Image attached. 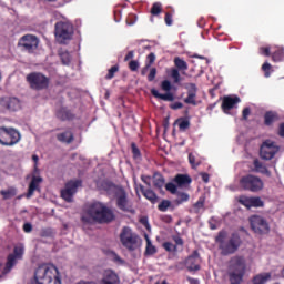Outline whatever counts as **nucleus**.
<instances>
[{"mask_svg":"<svg viewBox=\"0 0 284 284\" xmlns=\"http://www.w3.org/2000/svg\"><path fill=\"white\" fill-rule=\"evenodd\" d=\"M83 185V181L81 180H71L65 184V187L61 191V197L67 203H72L74 200V193L79 187Z\"/></svg>","mask_w":284,"mask_h":284,"instance_id":"4468645a","label":"nucleus"},{"mask_svg":"<svg viewBox=\"0 0 284 284\" xmlns=\"http://www.w3.org/2000/svg\"><path fill=\"white\" fill-rule=\"evenodd\" d=\"M172 240L174 241V243H175L176 246L180 245L181 247H183V244H184L183 237H181V236H179V235H174V236L172 237Z\"/></svg>","mask_w":284,"mask_h":284,"instance_id":"4d7b16f0","label":"nucleus"},{"mask_svg":"<svg viewBox=\"0 0 284 284\" xmlns=\"http://www.w3.org/2000/svg\"><path fill=\"white\" fill-rule=\"evenodd\" d=\"M251 230L255 234H270V223L261 215H252L250 219Z\"/></svg>","mask_w":284,"mask_h":284,"instance_id":"f8f14e48","label":"nucleus"},{"mask_svg":"<svg viewBox=\"0 0 284 284\" xmlns=\"http://www.w3.org/2000/svg\"><path fill=\"white\" fill-rule=\"evenodd\" d=\"M161 12H163V4H161V2H154L151 7V14L153 17H159Z\"/></svg>","mask_w":284,"mask_h":284,"instance_id":"473e14b6","label":"nucleus"},{"mask_svg":"<svg viewBox=\"0 0 284 284\" xmlns=\"http://www.w3.org/2000/svg\"><path fill=\"white\" fill-rule=\"evenodd\" d=\"M178 123H179V129L182 130L183 132L184 130H187V128H190V120L185 118L179 119Z\"/></svg>","mask_w":284,"mask_h":284,"instance_id":"4c0bfd02","label":"nucleus"},{"mask_svg":"<svg viewBox=\"0 0 284 284\" xmlns=\"http://www.w3.org/2000/svg\"><path fill=\"white\" fill-rule=\"evenodd\" d=\"M278 121H281V115H278V112L266 111L264 113V125H266V128H272V125L278 123Z\"/></svg>","mask_w":284,"mask_h":284,"instance_id":"412c9836","label":"nucleus"},{"mask_svg":"<svg viewBox=\"0 0 284 284\" xmlns=\"http://www.w3.org/2000/svg\"><path fill=\"white\" fill-rule=\"evenodd\" d=\"M260 54H263L264 57H271L272 53L270 52V47H261Z\"/></svg>","mask_w":284,"mask_h":284,"instance_id":"6e6d98bb","label":"nucleus"},{"mask_svg":"<svg viewBox=\"0 0 284 284\" xmlns=\"http://www.w3.org/2000/svg\"><path fill=\"white\" fill-rule=\"evenodd\" d=\"M31 284H61V273L54 264H41L37 267Z\"/></svg>","mask_w":284,"mask_h":284,"instance_id":"7ed1b4c3","label":"nucleus"},{"mask_svg":"<svg viewBox=\"0 0 284 284\" xmlns=\"http://www.w3.org/2000/svg\"><path fill=\"white\" fill-rule=\"evenodd\" d=\"M120 243L129 252H135V250H139V247H141L143 241L136 233L132 232V229H130V226H123L120 233Z\"/></svg>","mask_w":284,"mask_h":284,"instance_id":"423d86ee","label":"nucleus"},{"mask_svg":"<svg viewBox=\"0 0 284 284\" xmlns=\"http://www.w3.org/2000/svg\"><path fill=\"white\" fill-rule=\"evenodd\" d=\"M18 47L21 48L22 52L34 54L39 50V38L34 34H24L20 38Z\"/></svg>","mask_w":284,"mask_h":284,"instance_id":"9b49d317","label":"nucleus"},{"mask_svg":"<svg viewBox=\"0 0 284 284\" xmlns=\"http://www.w3.org/2000/svg\"><path fill=\"white\" fill-rule=\"evenodd\" d=\"M172 207V202L170 200H162L158 205L160 212H168V209Z\"/></svg>","mask_w":284,"mask_h":284,"instance_id":"f704fd0d","label":"nucleus"},{"mask_svg":"<svg viewBox=\"0 0 284 284\" xmlns=\"http://www.w3.org/2000/svg\"><path fill=\"white\" fill-rule=\"evenodd\" d=\"M153 185L158 190H162V187L165 185V178L163 176V174L159 172H155L153 174Z\"/></svg>","mask_w":284,"mask_h":284,"instance_id":"cd10ccee","label":"nucleus"},{"mask_svg":"<svg viewBox=\"0 0 284 284\" xmlns=\"http://www.w3.org/2000/svg\"><path fill=\"white\" fill-rule=\"evenodd\" d=\"M189 163L193 169H196L201 165V162H196V156H194L192 153L189 154Z\"/></svg>","mask_w":284,"mask_h":284,"instance_id":"a18cd8bd","label":"nucleus"},{"mask_svg":"<svg viewBox=\"0 0 284 284\" xmlns=\"http://www.w3.org/2000/svg\"><path fill=\"white\" fill-rule=\"evenodd\" d=\"M156 254V246L152 244L150 239H146L145 256H153Z\"/></svg>","mask_w":284,"mask_h":284,"instance_id":"72a5a7b5","label":"nucleus"},{"mask_svg":"<svg viewBox=\"0 0 284 284\" xmlns=\"http://www.w3.org/2000/svg\"><path fill=\"white\" fill-rule=\"evenodd\" d=\"M21 141V132L12 126H0V145L14 148Z\"/></svg>","mask_w":284,"mask_h":284,"instance_id":"0eeeda50","label":"nucleus"},{"mask_svg":"<svg viewBox=\"0 0 284 284\" xmlns=\"http://www.w3.org/2000/svg\"><path fill=\"white\" fill-rule=\"evenodd\" d=\"M237 202L240 203V205H244V207H247V210L251 209V203H252V197H247L245 195H241L237 199Z\"/></svg>","mask_w":284,"mask_h":284,"instance_id":"c9c22d12","label":"nucleus"},{"mask_svg":"<svg viewBox=\"0 0 284 284\" xmlns=\"http://www.w3.org/2000/svg\"><path fill=\"white\" fill-rule=\"evenodd\" d=\"M134 23H136V16L131 13L126 18V24L128 26H134Z\"/></svg>","mask_w":284,"mask_h":284,"instance_id":"864d4df0","label":"nucleus"},{"mask_svg":"<svg viewBox=\"0 0 284 284\" xmlns=\"http://www.w3.org/2000/svg\"><path fill=\"white\" fill-rule=\"evenodd\" d=\"M131 150H132L133 159H141V150H139V146H136V143L131 144Z\"/></svg>","mask_w":284,"mask_h":284,"instance_id":"c03bdc74","label":"nucleus"},{"mask_svg":"<svg viewBox=\"0 0 284 284\" xmlns=\"http://www.w3.org/2000/svg\"><path fill=\"white\" fill-rule=\"evenodd\" d=\"M0 105L9 112H17L21 108V100L16 97H4L0 99Z\"/></svg>","mask_w":284,"mask_h":284,"instance_id":"dca6fc26","label":"nucleus"},{"mask_svg":"<svg viewBox=\"0 0 284 284\" xmlns=\"http://www.w3.org/2000/svg\"><path fill=\"white\" fill-rule=\"evenodd\" d=\"M104 190L106 192H110V190L113 192L118 210H121V212H128L129 214H136L134 206H132L130 200H128V193L125 192V189L114 185L112 182H105Z\"/></svg>","mask_w":284,"mask_h":284,"instance_id":"39448f33","label":"nucleus"},{"mask_svg":"<svg viewBox=\"0 0 284 284\" xmlns=\"http://www.w3.org/2000/svg\"><path fill=\"white\" fill-rule=\"evenodd\" d=\"M148 63H146V68H151L152 64L156 61V54H154L153 52H151L148 57H146Z\"/></svg>","mask_w":284,"mask_h":284,"instance_id":"09e8293b","label":"nucleus"},{"mask_svg":"<svg viewBox=\"0 0 284 284\" xmlns=\"http://www.w3.org/2000/svg\"><path fill=\"white\" fill-rule=\"evenodd\" d=\"M215 243H217V250H220L221 256H231V254L239 252V247H241L243 241L237 233H232L227 239V232L220 231L215 236Z\"/></svg>","mask_w":284,"mask_h":284,"instance_id":"f03ea898","label":"nucleus"},{"mask_svg":"<svg viewBox=\"0 0 284 284\" xmlns=\"http://www.w3.org/2000/svg\"><path fill=\"white\" fill-rule=\"evenodd\" d=\"M27 83L31 90H48L50 88V78L41 72H31L26 77Z\"/></svg>","mask_w":284,"mask_h":284,"instance_id":"1a4fd4ad","label":"nucleus"},{"mask_svg":"<svg viewBox=\"0 0 284 284\" xmlns=\"http://www.w3.org/2000/svg\"><path fill=\"white\" fill-rule=\"evenodd\" d=\"M241 103V98L239 97H232V95H226L222 100V110L223 112H230L234 108V105Z\"/></svg>","mask_w":284,"mask_h":284,"instance_id":"aec40b11","label":"nucleus"},{"mask_svg":"<svg viewBox=\"0 0 284 284\" xmlns=\"http://www.w3.org/2000/svg\"><path fill=\"white\" fill-rule=\"evenodd\" d=\"M55 39L61 43H65V41H70L72 36L74 34V27L70 22L59 21L54 27Z\"/></svg>","mask_w":284,"mask_h":284,"instance_id":"9d476101","label":"nucleus"},{"mask_svg":"<svg viewBox=\"0 0 284 284\" xmlns=\"http://www.w3.org/2000/svg\"><path fill=\"white\" fill-rule=\"evenodd\" d=\"M173 63L176 69H171V79H173L174 83H181V73L179 70L185 72V70L189 68L187 62L180 57H175Z\"/></svg>","mask_w":284,"mask_h":284,"instance_id":"2eb2a0df","label":"nucleus"},{"mask_svg":"<svg viewBox=\"0 0 284 284\" xmlns=\"http://www.w3.org/2000/svg\"><path fill=\"white\" fill-rule=\"evenodd\" d=\"M272 278V274L270 273H260L255 275L252 280L253 284H266L267 281Z\"/></svg>","mask_w":284,"mask_h":284,"instance_id":"bb28decb","label":"nucleus"},{"mask_svg":"<svg viewBox=\"0 0 284 284\" xmlns=\"http://www.w3.org/2000/svg\"><path fill=\"white\" fill-rule=\"evenodd\" d=\"M13 256L16 258H22L23 257V246H21V245L14 246V248H13Z\"/></svg>","mask_w":284,"mask_h":284,"instance_id":"37998d69","label":"nucleus"},{"mask_svg":"<svg viewBox=\"0 0 284 284\" xmlns=\"http://www.w3.org/2000/svg\"><path fill=\"white\" fill-rule=\"evenodd\" d=\"M201 261V255L199 251H193V253L186 258L185 267L189 272H199L201 270V265L199 264Z\"/></svg>","mask_w":284,"mask_h":284,"instance_id":"a211bd4d","label":"nucleus"},{"mask_svg":"<svg viewBox=\"0 0 284 284\" xmlns=\"http://www.w3.org/2000/svg\"><path fill=\"white\" fill-rule=\"evenodd\" d=\"M60 59H61L63 65H70V53H68V52L61 53Z\"/></svg>","mask_w":284,"mask_h":284,"instance_id":"49530a36","label":"nucleus"},{"mask_svg":"<svg viewBox=\"0 0 284 284\" xmlns=\"http://www.w3.org/2000/svg\"><path fill=\"white\" fill-rule=\"evenodd\" d=\"M130 59H134V51H129L124 57V61H130Z\"/></svg>","mask_w":284,"mask_h":284,"instance_id":"69168bd1","label":"nucleus"},{"mask_svg":"<svg viewBox=\"0 0 284 284\" xmlns=\"http://www.w3.org/2000/svg\"><path fill=\"white\" fill-rule=\"evenodd\" d=\"M240 187L244 192H253L254 194L262 192L265 187V183L260 176L254 174H246L240 179Z\"/></svg>","mask_w":284,"mask_h":284,"instance_id":"6e6552de","label":"nucleus"},{"mask_svg":"<svg viewBox=\"0 0 284 284\" xmlns=\"http://www.w3.org/2000/svg\"><path fill=\"white\" fill-rule=\"evenodd\" d=\"M55 116L60 121H73L74 113L70 109L62 106L57 111Z\"/></svg>","mask_w":284,"mask_h":284,"instance_id":"4be33fe9","label":"nucleus"},{"mask_svg":"<svg viewBox=\"0 0 284 284\" xmlns=\"http://www.w3.org/2000/svg\"><path fill=\"white\" fill-rule=\"evenodd\" d=\"M250 114H251L250 108H244L243 111H242V119L244 121H247V116H250Z\"/></svg>","mask_w":284,"mask_h":284,"instance_id":"13d9d810","label":"nucleus"},{"mask_svg":"<svg viewBox=\"0 0 284 284\" xmlns=\"http://www.w3.org/2000/svg\"><path fill=\"white\" fill-rule=\"evenodd\" d=\"M164 21L166 26H172V13L166 12L164 17Z\"/></svg>","mask_w":284,"mask_h":284,"instance_id":"bf43d9fd","label":"nucleus"},{"mask_svg":"<svg viewBox=\"0 0 284 284\" xmlns=\"http://www.w3.org/2000/svg\"><path fill=\"white\" fill-rule=\"evenodd\" d=\"M263 205H265V203L263 202V200H261V197H251V209L263 207Z\"/></svg>","mask_w":284,"mask_h":284,"instance_id":"58836bf2","label":"nucleus"},{"mask_svg":"<svg viewBox=\"0 0 284 284\" xmlns=\"http://www.w3.org/2000/svg\"><path fill=\"white\" fill-rule=\"evenodd\" d=\"M174 183H176L179 187H185V185L192 183V178L187 174H178L174 178Z\"/></svg>","mask_w":284,"mask_h":284,"instance_id":"5701e85b","label":"nucleus"},{"mask_svg":"<svg viewBox=\"0 0 284 284\" xmlns=\"http://www.w3.org/2000/svg\"><path fill=\"white\" fill-rule=\"evenodd\" d=\"M184 88L187 94V97L184 99V103H186V105H199V102H196L199 87H196L195 83H186Z\"/></svg>","mask_w":284,"mask_h":284,"instance_id":"f3484780","label":"nucleus"},{"mask_svg":"<svg viewBox=\"0 0 284 284\" xmlns=\"http://www.w3.org/2000/svg\"><path fill=\"white\" fill-rule=\"evenodd\" d=\"M171 110H181L183 108V103L175 102L173 104H170Z\"/></svg>","mask_w":284,"mask_h":284,"instance_id":"052dcab7","label":"nucleus"},{"mask_svg":"<svg viewBox=\"0 0 284 284\" xmlns=\"http://www.w3.org/2000/svg\"><path fill=\"white\" fill-rule=\"evenodd\" d=\"M205 209V197H200L195 204H193V212L200 214L201 210Z\"/></svg>","mask_w":284,"mask_h":284,"instance_id":"2f4dec72","label":"nucleus"},{"mask_svg":"<svg viewBox=\"0 0 284 284\" xmlns=\"http://www.w3.org/2000/svg\"><path fill=\"white\" fill-rule=\"evenodd\" d=\"M186 201H190V195L187 193H178V205H181V203H185Z\"/></svg>","mask_w":284,"mask_h":284,"instance_id":"79ce46f5","label":"nucleus"},{"mask_svg":"<svg viewBox=\"0 0 284 284\" xmlns=\"http://www.w3.org/2000/svg\"><path fill=\"white\" fill-rule=\"evenodd\" d=\"M281 148H278L275 142L266 140L260 148V156L263 161H272V159L278 154Z\"/></svg>","mask_w":284,"mask_h":284,"instance_id":"ddd939ff","label":"nucleus"},{"mask_svg":"<svg viewBox=\"0 0 284 284\" xmlns=\"http://www.w3.org/2000/svg\"><path fill=\"white\" fill-rule=\"evenodd\" d=\"M23 232H26L27 234H30V232H32V224L31 223H24L23 224Z\"/></svg>","mask_w":284,"mask_h":284,"instance_id":"680f3d73","label":"nucleus"},{"mask_svg":"<svg viewBox=\"0 0 284 284\" xmlns=\"http://www.w3.org/2000/svg\"><path fill=\"white\" fill-rule=\"evenodd\" d=\"M253 165L255 169V172H260V174H266V176H270V170H267V166H265L262 162L258 161V159H255L253 161Z\"/></svg>","mask_w":284,"mask_h":284,"instance_id":"c85d7f7f","label":"nucleus"},{"mask_svg":"<svg viewBox=\"0 0 284 284\" xmlns=\"http://www.w3.org/2000/svg\"><path fill=\"white\" fill-rule=\"evenodd\" d=\"M32 161H33V163H34V165H36V168H37V163H39V155L33 154V155H32Z\"/></svg>","mask_w":284,"mask_h":284,"instance_id":"774afa93","label":"nucleus"},{"mask_svg":"<svg viewBox=\"0 0 284 284\" xmlns=\"http://www.w3.org/2000/svg\"><path fill=\"white\" fill-rule=\"evenodd\" d=\"M115 72H119V64L111 67L105 75V79L110 81V79H114Z\"/></svg>","mask_w":284,"mask_h":284,"instance_id":"ea45409f","label":"nucleus"},{"mask_svg":"<svg viewBox=\"0 0 284 284\" xmlns=\"http://www.w3.org/2000/svg\"><path fill=\"white\" fill-rule=\"evenodd\" d=\"M156 79V68H152L148 75V81L152 82Z\"/></svg>","mask_w":284,"mask_h":284,"instance_id":"5fc2aeb1","label":"nucleus"},{"mask_svg":"<svg viewBox=\"0 0 284 284\" xmlns=\"http://www.w3.org/2000/svg\"><path fill=\"white\" fill-rule=\"evenodd\" d=\"M139 187L140 192L144 197H146L148 201H150L151 203H156V199H159V196H156V193H154V191H152L151 189H145V186H143L142 184H140Z\"/></svg>","mask_w":284,"mask_h":284,"instance_id":"b1692460","label":"nucleus"},{"mask_svg":"<svg viewBox=\"0 0 284 284\" xmlns=\"http://www.w3.org/2000/svg\"><path fill=\"white\" fill-rule=\"evenodd\" d=\"M57 139H58V141H60V143L70 144L74 141V133H72V131H65L62 133H58Z\"/></svg>","mask_w":284,"mask_h":284,"instance_id":"393cba45","label":"nucleus"},{"mask_svg":"<svg viewBox=\"0 0 284 284\" xmlns=\"http://www.w3.org/2000/svg\"><path fill=\"white\" fill-rule=\"evenodd\" d=\"M162 247L166 251V252H179V247L176 245H174L172 242H164L162 244Z\"/></svg>","mask_w":284,"mask_h":284,"instance_id":"e433bc0d","label":"nucleus"},{"mask_svg":"<svg viewBox=\"0 0 284 284\" xmlns=\"http://www.w3.org/2000/svg\"><path fill=\"white\" fill-rule=\"evenodd\" d=\"M139 67L140 64H139V61L136 60H131L129 62V69L131 70V72H136V70H139Z\"/></svg>","mask_w":284,"mask_h":284,"instance_id":"3c124183","label":"nucleus"},{"mask_svg":"<svg viewBox=\"0 0 284 284\" xmlns=\"http://www.w3.org/2000/svg\"><path fill=\"white\" fill-rule=\"evenodd\" d=\"M151 94L155 99H161L162 101H174V93L168 92V93H159V90L151 89Z\"/></svg>","mask_w":284,"mask_h":284,"instance_id":"a878e982","label":"nucleus"},{"mask_svg":"<svg viewBox=\"0 0 284 284\" xmlns=\"http://www.w3.org/2000/svg\"><path fill=\"white\" fill-rule=\"evenodd\" d=\"M262 70L264 72V77L270 78L272 74V64H270V62H264Z\"/></svg>","mask_w":284,"mask_h":284,"instance_id":"a19ab883","label":"nucleus"},{"mask_svg":"<svg viewBox=\"0 0 284 284\" xmlns=\"http://www.w3.org/2000/svg\"><path fill=\"white\" fill-rule=\"evenodd\" d=\"M209 227H210V230H216L217 229L216 223L214 222V219H211L209 221Z\"/></svg>","mask_w":284,"mask_h":284,"instance_id":"338daca9","label":"nucleus"},{"mask_svg":"<svg viewBox=\"0 0 284 284\" xmlns=\"http://www.w3.org/2000/svg\"><path fill=\"white\" fill-rule=\"evenodd\" d=\"M201 178L204 183H210V174L201 173Z\"/></svg>","mask_w":284,"mask_h":284,"instance_id":"0e129e2a","label":"nucleus"},{"mask_svg":"<svg viewBox=\"0 0 284 284\" xmlns=\"http://www.w3.org/2000/svg\"><path fill=\"white\" fill-rule=\"evenodd\" d=\"M272 61H274V63L284 61V49L283 48H277V50L272 53Z\"/></svg>","mask_w":284,"mask_h":284,"instance_id":"7c9ffc66","label":"nucleus"},{"mask_svg":"<svg viewBox=\"0 0 284 284\" xmlns=\"http://www.w3.org/2000/svg\"><path fill=\"white\" fill-rule=\"evenodd\" d=\"M161 88L164 90V92H170V90H172V83L170 80H164L162 81Z\"/></svg>","mask_w":284,"mask_h":284,"instance_id":"603ef678","label":"nucleus"},{"mask_svg":"<svg viewBox=\"0 0 284 284\" xmlns=\"http://www.w3.org/2000/svg\"><path fill=\"white\" fill-rule=\"evenodd\" d=\"M41 183H43V178L41 176H37L33 175L31 179V182L29 184V189L27 192V199H32V196H34V192H41V189L39 187V185H41Z\"/></svg>","mask_w":284,"mask_h":284,"instance_id":"6ab92c4d","label":"nucleus"},{"mask_svg":"<svg viewBox=\"0 0 284 284\" xmlns=\"http://www.w3.org/2000/svg\"><path fill=\"white\" fill-rule=\"evenodd\" d=\"M0 194L3 196V199H12L16 193L12 190H2Z\"/></svg>","mask_w":284,"mask_h":284,"instance_id":"8fccbe9b","label":"nucleus"},{"mask_svg":"<svg viewBox=\"0 0 284 284\" xmlns=\"http://www.w3.org/2000/svg\"><path fill=\"white\" fill-rule=\"evenodd\" d=\"M166 192H170L171 194H176V185L172 182H169L165 184Z\"/></svg>","mask_w":284,"mask_h":284,"instance_id":"de8ad7c7","label":"nucleus"},{"mask_svg":"<svg viewBox=\"0 0 284 284\" xmlns=\"http://www.w3.org/2000/svg\"><path fill=\"white\" fill-rule=\"evenodd\" d=\"M277 134L284 139V122L280 124Z\"/></svg>","mask_w":284,"mask_h":284,"instance_id":"e2e57ef3","label":"nucleus"},{"mask_svg":"<svg viewBox=\"0 0 284 284\" xmlns=\"http://www.w3.org/2000/svg\"><path fill=\"white\" fill-rule=\"evenodd\" d=\"M247 272V261L243 255H235L229 261L227 276L230 284H241Z\"/></svg>","mask_w":284,"mask_h":284,"instance_id":"20e7f679","label":"nucleus"},{"mask_svg":"<svg viewBox=\"0 0 284 284\" xmlns=\"http://www.w3.org/2000/svg\"><path fill=\"white\" fill-rule=\"evenodd\" d=\"M116 219L114 211L102 202H93L89 204L81 216L82 223L94 225V223H112Z\"/></svg>","mask_w":284,"mask_h":284,"instance_id":"f257e3e1","label":"nucleus"},{"mask_svg":"<svg viewBox=\"0 0 284 284\" xmlns=\"http://www.w3.org/2000/svg\"><path fill=\"white\" fill-rule=\"evenodd\" d=\"M17 260H19V257H16L14 254L8 255L7 263L4 266L6 274H8V272H10L12 270V267H14L17 265Z\"/></svg>","mask_w":284,"mask_h":284,"instance_id":"c756f323","label":"nucleus"}]
</instances>
